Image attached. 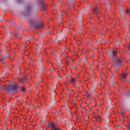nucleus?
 Instances as JSON below:
<instances>
[{"mask_svg": "<svg viewBox=\"0 0 130 130\" xmlns=\"http://www.w3.org/2000/svg\"><path fill=\"white\" fill-rule=\"evenodd\" d=\"M93 11L94 14H95V15H96V16H98V13H99V10H98V9L95 8L93 9Z\"/></svg>", "mask_w": 130, "mask_h": 130, "instance_id": "nucleus-8", "label": "nucleus"}, {"mask_svg": "<svg viewBox=\"0 0 130 130\" xmlns=\"http://www.w3.org/2000/svg\"><path fill=\"white\" fill-rule=\"evenodd\" d=\"M126 14H129V12H130V9H127L125 11Z\"/></svg>", "mask_w": 130, "mask_h": 130, "instance_id": "nucleus-12", "label": "nucleus"}, {"mask_svg": "<svg viewBox=\"0 0 130 130\" xmlns=\"http://www.w3.org/2000/svg\"><path fill=\"white\" fill-rule=\"evenodd\" d=\"M93 64H94V63H90V65L91 66V67H92V66H93Z\"/></svg>", "mask_w": 130, "mask_h": 130, "instance_id": "nucleus-20", "label": "nucleus"}, {"mask_svg": "<svg viewBox=\"0 0 130 130\" xmlns=\"http://www.w3.org/2000/svg\"><path fill=\"white\" fill-rule=\"evenodd\" d=\"M10 55L9 53H7V57H10Z\"/></svg>", "mask_w": 130, "mask_h": 130, "instance_id": "nucleus-17", "label": "nucleus"}, {"mask_svg": "<svg viewBox=\"0 0 130 130\" xmlns=\"http://www.w3.org/2000/svg\"><path fill=\"white\" fill-rule=\"evenodd\" d=\"M39 82H38L37 83V85H39Z\"/></svg>", "mask_w": 130, "mask_h": 130, "instance_id": "nucleus-25", "label": "nucleus"}, {"mask_svg": "<svg viewBox=\"0 0 130 130\" xmlns=\"http://www.w3.org/2000/svg\"><path fill=\"white\" fill-rule=\"evenodd\" d=\"M23 16H26V15H27V14H25V13H23V14H22Z\"/></svg>", "mask_w": 130, "mask_h": 130, "instance_id": "nucleus-22", "label": "nucleus"}, {"mask_svg": "<svg viewBox=\"0 0 130 130\" xmlns=\"http://www.w3.org/2000/svg\"><path fill=\"white\" fill-rule=\"evenodd\" d=\"M56 125H57L56 123H52L50 124H48V127L51 126L52 130H59V128L56 127Z\"/></svg>", "mask_w": 130, "mask_h": 130, "instance_id": "nucleus-4", "label": "nucleus"}, {"mask_svg": "<svg viewBox=\"0 0 130 130\" xmlns=\"http://www.w3.org/2000/svg\"><path fill=\"white\" fill-rule=\"evenodd\" d=\"M21 90H22V91H23V92L25 91V87H21Z\"/></svg>", "mask_w": 130, "mask_h": 130, "instance_id": "nucleus-15", "label": "nucleus"}, {"mask_svg": "<svg viewBox=\"0 0 130 130\" xmlns=\"http://www.w3.org/2000/svg\"><path fill=\"white\" fill-rule=\"evenodd\" d=\"M114 67H118L119 68V67L121 66V59L120 58L115 59L114 61Z\"/></svg>", "mask_w": 130, "mask_h": 130, "instance_id": "nucleus-2", "label": "nucleus"}, {"mask_svg": "<svg viewBox=\"0 0 130 130\" xmlns=\"http://www.w3.org/2000/svg\"><path fill=\"white\" fill-rule=\"evenodd\" d=\"M17 2H21V0H16Z\"/></svg>", "mask_w": 130, "mask_h": 130, "instance_id": "nucleus-23", "label": "nucleus"}, {"mask_svg": "<svg viewBox=\"0 0 130 130\" xmlns=\"http://www.w3.org/2000/svg\"><path fill=\"white\" fill-rule=\"evenodd\" d=\"M5 59H6V57L2 56V58L0 59V61H1V62H4V61H5Z\"/></svg>", "mask_w": 130, "mask_h": 130, "instance_id": "nucleus-10", "label": "nucleus"}, {"mask_svg": "<svg viewBox=\"0 0 130 130\" xmlns=\"http://www.w3.org/2000/svg\"><path fill=\"white\" fill-rule=\"evenodd\" d=\"M6 53L7 54H8V52L6 51Z\"/></svg>", "mask_w": 130, "mask_h": 130, "instance_id": "nucleus-29", "label": "nucleus"}, {"mask_svg": "<svg viewBox=\"0 0 130 130\" xmlns=\"http://www.w3.org/2000/svg\"><path fill=\"white\" fill-rule=\"evenodd\" d=\"M77 64L78 65L80 64V62H77Z\"/></svg>", "mask_w": 130, "mask_h": 130, "instance_id": "nucleus-27", "label": "nucleus"}, {"mask_svg": "<svg viewBox=\"0 0 130 130\" xmlns=\"http://www.w3.org/2000/svg\"><path fill=\"white\" fill-rule=\"evenodd\" d=\"M35 28H42L43 24L41 22H39V24L34 25Z\"/></svg>", "mask_w": 130, "mask_h": 130, "instance_id": "nucleus-7", "label": "nucleus"}, {"mask_svg": "<svg viewBox=\"0 0 130 130\" xmlns=\"http://www.w3.org/2000/svg\"><path fill=\"white\" fill-rule=\"evenodd\" d=\"M31 40V39H30V40H28V41H30Z\"/></svg>", "mask_w": 130, "mask_h": 130, "instance_id": "nucleus-34", "label": "nucleus"}, {"mask_svg": "<svg viewBox=\"0 0 130 130\" xmlns=\"http://www.w3.org/2000/svg\"><path fill=\"white\" fill-rule=\"evenodd\" d=\"M86 115L87 116H89V114H88V113H86Z\"/></svg>", "mask_w": 130, "mask_h": 130, "instance_id": "nucleus-24", "label": "nucleus"}, {"mask_svg": "<svg viewBox=\"0 0 130 130\" xmlns=\"http://www.w3.org/2000/svg\"><path fill=\"white\" fill-rule=\"evenodd\" d=\"M40 64H42V62H41Z\"/></svg>", "mask_w": 130, "mask_h": 130, "instance_id": "nucleus-31", "label": "nucleus"}, {"mask_svg": "<svg viewBox=\"0 0 130 130\" xmlns=\"http://www.w3.org/2000/svg\"><path fill=\"white\" fill-rule=\"evenodd\" d=\"M124 40H126V39H124Z\"/></svg>", "mask_w": 130, "mask_h": 130, "instance_id": "nucleus-37", "label": "nucleus"}, {"mask_svg": "<svg viewBox=\"0 0 130 130\" xmlns=\"http://www.w3.org/2000/svg\"><path fill=\"white\" fill-rule=\"evenodd\" d=\"M69 33H70V34L72 35V34L71 33V31H69Z\"/></svg>", "mask_w": 130, "mask_h": 130, "instance_id": "nucleus-30", "label": "nucleus"}, {"mask_svg": "<svg viewBox=\"0 0 130 130\" xmlns=\"http://www.w3.org/2000/svg\"><path fill=\"white\" fill-rule=\"evenodd\" d=\"M3 89H6L8 92H12L13 91H16L18 89V85L16 83L14 84H11L10 86H4L3 87Z\"/></svg>", "mask_w": 130, "mask_h": 130, "instance_id": "nucleus-1", "label": "nucleus"}, {"mask_svg": "<svg viewBox=\"0 0 130 130\" xmlns=\"http://www.w3.org/2000/svg\"><path fill=\"white\" fill-rule=\"evenodd\" d=\"M87 96H88V97H91V96H92V95H91V94H88Z\"/></svg>", "mask_w": 130, "mask_h": 130, "instance_id": "nucleus-21", "label": "nucleus"}, {"mask_svg": "<svg viewBox=\"0 0 130 130\" xmlns=\"http://www.w3.org/2000/svg\"><path fill=\"white\" fill-rule=\"evenodd\" d=\"M37 89H38V87H37Z\"/></svg>", "mask_w": 130, "mask_h": 130, "instance_id": "nucleus-38", "label": "nucleus"}, {"mask_svg": "<svg viewBox=\"0 0 130 130\" xmlns=\"http://www.w3.org/2000/svg\"><path fill=\"white\" fill-rule=\"evenodd\" d=\"M32 11V7L31 6H28L27 8V13H30Z\"/></svg>", "mask_w": 130, "mask_h": 130, "instance_id": "nucleus-9", "label": "nucleus"}, {"mask_svg": "<svg viewBox=\"0 0 130 130\" xmlns=\"http://www.w3.org/2000/svg\"><path fill=\"white\" fill-rule=\"evenodd\" d=\"M127 96L129 97L130 96V91L127 93Z\"/></svg>", "mask_w": 130, "mask_h": 130, "instance_id": "nucleus-16", "label": "nucleus"}, {"mask_svg": "<svg viewBox=\"0 0 130 130\" xmlns=\"http://www.w3.org/2000/svg\"><path fill=\"white\" fill-rule=\"evenodd\" d=\"M66 63H69V61H66Z\"/></svg>", "mask_w": 130, "mask_h": 130, "instance_id": "nucleus-26", "label": "nucleus"}, {"mask_svg": "<svg viewBox=\"0 0 130 130\" xmlns=\"http://www.w3.org/2000/svg\"><path fill=\"white\" fill-rule=\"evenodd\" d=\"M53 70L54 71V68H53Z\"/></svg>", "mask_w": 130, "mask_h": 130, "instance_id": "nucleus-32", "label": "nucleus"}, {"mask_svg": "<svg viewBox=\"0 0 130 130\" xmlns=\"http://www.w3.org/2000/svg\"><path fill=\"white\" fill-rule=\"evenodd\" d=\"M101 118V117L100 116H98L96 119H100Z\"/></svg>", "mask_w": 130, "mask_h": 130, "instance_id": "nucleus-18", "label": "nucleus"}, {"mask_svg": "<svg viewBox=\"0 0 130 130\" xmlns=\"http://www.w3.org/2000/svg\"><path fill=\"white\" fill-rule=\"evenodd\" d=\"M38 7L40 8H42L43 10H45L46 9V7L44 5L43 3V1L42 0H39L38 1Z\"/></svg>", "mask_w": 130, "mask_h": 130, "instance_id": "nucleus-5", "label": "nucleus"}, {"mask_svg": "<svg viewBox=\"0 0 130 130\" xmlns=\"http://www.w3.org/2000/svg\"><path fill=\"white\" fill-rule=\"evenodd\" d=\"M40 82H42V79H41V80L39 81V82L40 83Z\"/></svg>", "mask_w": 130, "mask_h": 130, "instance_id": "nucleus-28", "label": "nucleus"}, {"mask_svg": "<svg viewBox=\"0 0 130 130\" xmlns=\"http://www.w3.org/2000/svg\"><path fill=\"white\" fill-rule=\"evenodd\" d=\"M88 106H90V105L89 104H88Z\"/></svg>", "mask_w": 130, "mask_h": 130, "instance_id": "nucleus-35", "label": "nucleus"}, {"mask_svg": "<svg viewBox=\"0 0 130 130\" xmlns=\"http://www.w3.org/2000/svg\"><path fill=\"white\" fill-rule=\"evenodd\" d=\"M15 37H17V36H18V32H15Z\"/></svg>", "mask_w": 130, "mask_h": 130, "instance_id": "nucleus-19", "label": "nucleus"}, {"mask_svg": "<svg viewBox=\"0 0 130 130\" xmlns=\"http://www.w3.org/2000/svg\"><path fill=\"white\" fill-rule=\"evenodd\" d=\"M128 74L127 73H122L121 76L122 77V78L121 79V81L122 83H123L125 81V79H126V76H127Z\"/></svg>", "mask_w": 130, "mask_h": 130, "instance_id": "nucleus-6", "label": "nucleus"}, {"mask_svg": "<svg viewBox=\"0 0 130 130\" xmlns=\"http://www.w3.org/2000/svg\"><path fill=\"white\" fill-rule=\"evenodd\" d=\"M58 115H59V113H58Z\"/></svg>", "mask_w": 130, "mask_h": 130, "instance_id": "nucleus-36", "label": "nucleus"}, {"mask_svg": "<svg viewBox=\"0 0 130 130\" xmlns=\"http://www.w3.org/2000/svg\"><path fill=\"white\" fill-rule=\"evenodd\" d=\"M26 80V78H23L22 79H19V81L21 83H24V81Z\"/></svg>", "mask_w": 130, "mask_h": 130, "instance_id": "nucleus-11", "label": "nucleus"}, {"mask_svg": "<svg viewBox=\"0 0 130 130\" xmlns=\"http://www.w3.org/2000/svg\"><path fill=\"white\" fill-rule=\"evenodd\" d=\"M68 97H70V94H68Z\"/></svg>", "mask_w": 130, "mask_h": 130, "instance_id": "nucleus-33", "label": "nucleus"}, {"mask_svg": "<svg viewBox=\"0 0 130 130\" xmlns=\"http://www.w3.org/2000/svg\"><path fill=\"white\" fill-rule=\"evenodd\" d=\"M62 60H61V61L59 62V67L60 68H61V66H60V64H62Z\"/></svg>", "mask_w": 130, "mask_h": 130, "instance_id": "nucleus-14", "label": "nucleus"}, {"mask_svg": "<svg viewBox=\"0 0 130 130\" xmlns=\"http://www.w3.org/2000/svg\"><path fill=\"white\" fill-rule=\"evenodd\" d=\"M117 52L114 50H112L111 51H109L108 54L112 57V58H114V57H116V54Z\"/></svg>", "mask_w": 130, "mask_h": 130, "instance_id": "nucleus-3", "label": "nucleus"}, {"mask_svg": "<svg viewBox=\"0 0 130 130\" xmlns=\"http://www.w3.org/2000/svg\"><path fill=\"white\" fill-rule=\"evenodd\" d=\"M73 60V61H74V60Z\"/></svg>", "mask_w": 130, "mask_h": 130, "instance_id": "nucleus-39", "label": "nucleus"}, {"mask_svg": "<svg viewBox=\"0 0 130 130\" xmlns=\"http://www.w3.org/2000/svg\"><path fill=\"white\" fill-rule=\"evenodd\" d=\"M76 81V79L72 78L71 82L72 83H74V82Z\"/></svg>", "mask_w": 130, "mask_h": 130, "instance_id": "nucleus-13", "label": "nucleus"}]
</instances>
